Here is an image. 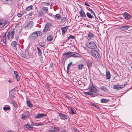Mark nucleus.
<instances>
[{
    "label": "nucleus",
    "mask_w": 132,
    "mask_h": 132,
    "mask_svg": "<svg viewBox=\"0 0 132 132\" xmlns=\"http://www.w3.org/2000/svg\"><path fill=\"white\" fill-rule=\"evenodd\" d=\"M63 57H62L61 59V63L64 65L65 61L67 59L71 57H81V55L79 54L76 52H67L66 53H64L62 55Z\"/></svg>",
    "instance_id": "nucleus-1"
},
{
    "label": "nucleus",
    "mask_w": 132,
    "mask_h": 132,
    "mask_svg": "<svg viewBox=\"0 0 132 132\" xmlns=\"http://www.w3.org/2000/svg\"><path fill=\"white\" fill-rule=\"evenodd\" d=\"M88 90L89 91L90 93L89 92H86L85 93V95L87 94L90 96L92 95H95V94L94 93H95L96 94V92H100V90L98 89H97L96 87L93 85V84H92V85L90 86L88 88Z\"/></svg>",
    "instance_id": "nucleus-2"
},
{
    "label": "nucleus",
    "mask_w": 132,
    "mask_h": 132,
    "mask_svg": "<svg viewBox=\"0 0 132 132\" xmlns=\"http://www.w3.org/2000/svg\"><path fill=\"white\" fill-rule=\"evenodd\" d=\"M43 34L42 32L40 31H36L31 33L28 37L29 40H33L35 39L38 37L39 36Z\"/></svg>",
    "instance_id": "nucleus-3"
},
{
    "label": "nucleus",
    "mask_w": 132,
    "mask_h": 132,
    "mask_svg": "<svg viewBox=\"0 0 132 132\" xmlns=\"http://www.w3.org/2000/svg\"><path fill=\"white\" fill-rule=\"evenodd\" d=\"M90 53L91 56L96 59H101V57L99 52L96 50H92L90 51Z\"/></svg>",
    "instance_id": "nucleus-4"
},
{
    "label": "nucleus",
    "mask_w": 132,
    "mask_h": 132,
    "mask_svg": "<svg viewBox=\"0 0 132 132\" xmlns=\"http://www.w3.org/2000/svg\"><path fill=\"white\" fill-rule=\"evenodd\" d=\"M86 45L90 49H94L97 48L96 44L93 41L87 42Z\"/></svg>",
    "instance_id": "nucleus-5"
},
{
    "label": "nucleus",
    "mask_w": 132,
    "mask_h": 132,
    "mask_svg": "<svg viewBox=\"0 0 132 132\" xmlns=\"http://www.w3.org/2000/svg\"><path fill=\"white\" fill-rule=\"evenodd\" d=\"M2 3L4 4H5L9 6H11L13 4L12 0H0Z\"/></svg>",
    "instance_id": "nucleus-6"
},
{
    "label": "nucleus",
    "mask_w": 132,
    "mask_h": 132,
    "mask_svg": "<svg viewBox=\"0 0 132 132\" xmlns=\"http://www.w3.org/2000/svg\"><path fill=\"white\" fill-rule=\"evenodd\" d=\"M52 26V24L50 23L47 22L43 30V32L46 33L47 31L50 30V27Z\"/></svg>",
    "instance_id": "nucleus-7"
},
{
    "label": "nucleus",
    "mask_w": 132,
    "mask_h": 132,
    "mask_svg": "<svg viewBox=\"0 0 132 132\" xmlns=\"http://www.w3.org/2000/svg\"><path fill=\"white\" fill-rule=\"evenodd\" d=\"M60 118L61 119H67L69 118V116L67 115H66L64 114H62L58 113Z\"/></svg>",
    "instance_id": "nucleus-8"
},
{
    "label": "nucleus",
    "mask_w": 132,
    "mask_h": 132,
    "mask_svg": "<svg viewBox=\"0 0 132 132\" xmlns=\"http://www.w3.org/2000/svg\"><path fill=\"white\" fill-rule=\"evenodd\" d=\"M34 22L33 21H31L27 23V25H26L25 27L27 29H29L33 26Z\"/></svg>",
    "instance_id": "nucleus-9"
},
{
    "label": "nucleus",
    "mask_w": 132,
    "mask_h": 132,
    "mask_svg": "<svg viewBox=\"0 0 132 132\" xmlns=\"http://www.w3.org/2000/svg\"><path fill=\"white\" fill-rule=\"evenodd\" d=\"M79 13L80 14V16L82 18H86V15L85 13L83 10L82 9H81V10L80 11Z\"/></svg>",
    "instance_id": "nucleus-10"
},
{
    "label": "nucleus",
    "mask_w": 132,
    "mask_h": 132,
    "mask_svg": "<svg viewBox=\"0 0 132 132\" xmlns=\"http://www.w3.org/2000/svg\"><path fill=\"white\" fill-rule=\"evenodd\" d=\"M47 116L46 114H45L44 113H38L36 114V116H35V118L39 119L43 117L44 116Z\"/></svg>",
    "instance_id": "nucleus-11"
},
{
    "label": "nucleus",
    "mask_w": 132,
    "mask_h": 132,
    "mask_svg": "<svg viewBox=\"0 0 132 132\" xmlns=\"http://www.w3.org/2000/svg\"><path fill=\"white\" fill-rule=\"evenodd\" d=\"M123 16L124 18L127 20H129L131 17L130 15L126 12H125L123 13Z\"/></svg>",
    "instance_id": "nucleus-12"
},
{
    "label": "nucleus",
    "mask_w": 132,
    "mask_h": 132,
    "mask_svg": "<svg viewBox=\"0 0 132 132\" xmlns=\"http://www.w3.org/2000/svg\"><path fill=\"white\" fill-rule=\"evenodd\" d=\"M86 63L87 67L89 69L92 67V62L90 60L88 59L86 62Z\"/></svg>",
    "instance_id": "nucleus-13"
},
{
    "label": "nucleus",
    "mask_w": 132,
    "mask_h": 132,
    "mask_svg": "<svg viewBox=\"0 0 132 132\" xmlns=\"http://www.w3.org/2000/svg\"><path fill=\"white\" fill-rule=\"evenodd\" d=\"M129 28V26L127 25L126 26H122L120 27V30L122 31L127 30Z\"/></svg>",
    "instance_id": "nucleus-14"
},
{
    "label": "nucleus",
    "mask_w": 132,
    "mask_h": 132,
    "mask_svg": "<svg viewBox=\"0 0 132 132\" xmlns=\"http://www.w3.org/2000/svg\"><path fill=\"white\" fill-rule=\"evenodd\" d=\"M30 126H31L30 125H29L28 124H27L26 125H24L23 126V127L25 129L28 130H30L33 129V127Z\"/></svg>",
    "instance_id": "nucleus-15"
},
{
    "label": "nucleus",
    "mask_w": 132,
    "mask_h": 132,
    "mask_svg": "<svg viewBox=\"0 0 132 132\" xmlns=\"http://www.w3.org/2000/svg\"><path fill=\"white\" fill-rule=\"evenodd\" d=\"M5 21L0 19V28L4 27L5 25Z\"/></svg>",
    "instance_id": "nucleus-16"
},
{
    "label": "nucleus",
    "mask_w": 132,
    "mask_h": 132,
    "mask_svg": "<svg viewBox=\"0 0 132 132\" xmlns=\"http://www.w3.org/2000/svg\"><path fill=\"white\" fill-rule=\"evenodd\" d=\"M69 26H69L67 27H64L61 28V29L62 31V34L63 35L65 33V32L67 31V29L66 28L67 27H69Z\"/></svg>",
    "instance_id": "nucleus-17"
},
{
    "label": "nucleus",
    "mask_w": 132,
    "mask_h": 132,
    "mask_svg": "<svg viewBox=\"0 0 132 132\" xmlns=\"http://www.w3.org/2000/svg\"><path fill=\"white\" fill-rule=\"evenodd\" d=\"M27 52L28 55L31 58H33L34 57V55L31 52L29 49L27 50Z\"/></svg>",
    "instance_id": "nucleus-18"
},
{
    "label": "nucleus",
    "mask_w": 132,
    "mask_h": 132,
    "mask_svg": "<svg viewBox=\"0 0 132 132\" xmlns=\"http://www.w3.org/2000/svg\"><path fill=\"white\" fill-rule=\"evenodd\" d=\"M14 74L15 75V76H16V79H17V81H19L20 80V77L18 75V73L16 71H14Z\"/></svg>",
    "instance_id": "nucleus-19"
},
{
    "label": "nucleus",
    "mask_w": 132,
    "mask_h": 132,
    "mask_svg": "<svg viewBox=\"0 0 132 132\" xmlns=\"http://www.w3.org/2000/svg\"><path fill=\"white\" fill-rule=\"evenodd\" d=\"M45 13V12L43 11L42 10H41L40 11H39L38 14V17H40L42 16H43L44 15V14Z\"/></svg>",
    "instance_id": "nucleus-20"
},
{
    "label": "nucleus",
    "mask_w": 132,
    "mask_h": 132,
    "mask_svg": "<svg viewBox=\"0 0 132 132\" xmlns=\"http://www.w3.org/2000/svg\"><path fill=\"white\" fill-rule=\"evenodd\" d=\"M25 52L26 53V54L24 53L22 51L20 52V54L21 56L24 58H26L27 57V56L26 55V52H27L26 50H25Z\"/></svg>",
    "instance_id": "nucleus-21"
},
{
    "label": "nucleus",
    "mask_w": 132,
    "mask_h": 132,
    "mask_svg": "<svg viewBox=\"0 0 132 132\" xmlns=\"http://www.w3.org/2000/svg\"><path fill=\"white\" fill-rule=\"evenodd\" d=\"M38 50V54L39 56H41L42 55V52L40 48L39 47H37Z\"/></svg>",
    "instance_id": "nucleus-22"
},
{
    "label": "nucleus",
    "mask_w": 132,
    "mask_h": 132,
    "mask_svg": "<svg viewBox=\"0 0 132 132\" xmlns=\"http://www.w3.org/2000/svg\"><path fill=\"white\" fill-rule=\"evenodd\" d=\"M106 79H109L110 78V74L109 71H106Z\"/></svg>",
    "instance_id": "nucleus-23"
},
{
    "label": "nucleus",
    "mask_w": 132,
    "mask_h": 132,
    "mask_svg": "<svg viewBox=\"0 0 132 132\" xmlns=\"http://www.w3.org/2000/svg\"><path fill=\"white\" fill-rule=\"evenodd\" d=\"M86 16H87L90 19H92L94 18V16L92 15L89 12H87L86 13Z\"/></svg>",
    "instance_id": "nucleus-24"
},
{
    "label": "nucleus",
    "mask_w": 132,
    "mask_h": 132,
    "mask_svg": "<svg viewBox=\"0 0 132 132\" xmlns=\"http://www.w3.org/2000/svg\"><path fill=\"white\" fill-rule=\"evenodd\" d=\"M95 35L92 33L89 32L88 37L89 39H91L94 37Z\"/></svg>",
    "instance_id": "nucleus-25"
},
{
    "label": "nucleus",
    "mask_w": 132,
    "mask_h": 132,
    "mask_svg": "<svg viewBox=\"0 0 132 132\" xmlns=\"http://www.w3.org/2000/svg\"><path fill=\"white\" fill-rule=\"evenodd\" d=\"M27 118H29V116H28V115H24L23 114H22L21 115V119L23 120L26 119Z\"/></svg>",
    "instance_id": "nucleus-26"
},
{
    "label": "nucleus",
    "mask_w": 132,
    "mask_h": 132,
    "mask_svg": "<svg viewBox=\"0 0 132 132\" xmlns=\"http://www.w3.org/2000/svg\"><path fill=\"white\" fill-rule=\"evenodd\" d=\"M17 45V43L16 41H13L11 44V45L13 47H14V48L15 49H16L17 48L16 47V45Z\"/></svg>",
    "instance_id": "nucleus-27"
},
{
    "label": "nucleus",
    "mask_w": 132,
    "mask_h": 132,
    "mask_svg": "<svg viewBox=\"0 0 132 132\" xmlns=\"http://www.w3.org/2000/svg\"><path fill=\"white\" fill-rule=\"evenodd\" d=\"M53 36L50 35L48 36L47 38V40L48 41H51L53 39Z\"/></svg>",
    "instance_id": "nucleus-28"
},
{
    "label": "nucleus",
    "mask_w": 132,
    "mask_h": 132,
    "mask_svg": "<svg viewBox=\"0 0 132 132\" xmlns=\"http://www.w3.org/2000/svg\"><path fill=\"white\" fill-rule=\"evenodd\" d=\"M87 9H88V10H89V11L92 14H93L95 17H96V15L95 12L93 11L91 9L89 8L88 7H86V8Z\"/></svg>",
    "instance_id": "nucleus-29"
},
{
    "label": "nucleus",
    "mask_w": 132,
    "mask_h": 132,
    "mask_svg": "<svg viewBox=\"0 0 132 132\" xmlns=\"http://www.w3.org/2000/svg\"><path fill=\"white\" fill-rule=\"evenodd\" d=\"M101 89L103 91L106 92L108 90L106 87L104 86H102L101 87Z\"/></svg>",
    "instance_id": "nucleus-30"
},
{
    "label": "nucleus",
    "mask_w": 132,
    "mask_h": 132,
    "mask_svg": "<svg viewBox=\"0 0 132 132\" xmlns=\"http://www.w3.org/2000/svg\"><path fill=\"white\" fill-rule=\"evenodd\" d=\"M33 9V7L32 6V5H31L27 7L26 8V10L27 11H29Z\"/></svg>",
    "instance_id": "nucleus-31"
},
{
    "label": "nucleus",
    "mask_w": 132,
    "mask_h": 132,
    "mask_svg": "<svg viewBox=\"0 0 132 132\" xmlns=\"http://www.w3.org/2000/svg\"><path fill=\"white\" fill-rule=\"evenodd\" d=\"M109 101V100L103 98L101 100V102L102 103H106Z\"/></svg>",
    "instance_id": "nucleus-32"
},
{
    "label": "nucleus",
    "mask_w": 132,
    "mask_h": 132,
    "mask_svg": "<svg viewBox=\"0 0 132 132\" xmlns=\"http://www.w3.org/2000/svg\"><path fill=\"white\" fill-rule=\"evenodd\" d=\"M27 103L28 106L30 107H33L32 104L29 100L27 101Z\"/></svg>",
    "instance_id": "nucleus-33"
},
{
    "label": "nucleus",
    "mask_w": 132,
    "mask_h": 132,
    "mask_svg": "<svg viewBox=\"0 0 132 132\" xmlns=\"http://www.w3.org/2000/svg\"><path fill=\"white\" fill-rule=\"evenodd\" d=\"M117 74L118 76L119 77H122L123 76V75L122 73H121V72L119 71L118 73H117Z\"/></svg>",
    "instance_id": "nucleus-34"
},
{
    "label": "nucleus",
    "mask_w": 132,
    "mask_h": 132,
    "mask_svg": "<svg viewBox=\"0 0 132 132\" xmlns=\"http://www.w3.org/2000/svg\"><path fill=\"white\" fill-rule=\"evenodd\" d=\"M113 87V88L115 89H118V90L120 89V88L119 87V84H117L116 85H114Z\"/></svg>",
    "instance_id": "nucleus-35"
},
{
    "label": "nucleus",
    "mask_w": 132,
    "mask_h": 132,
    "mask_svg": "<svg viewBox=\"0 0 132 132\" xmlns=\"http://www.w3.org/2000/svg\"><path fill=\"white\" fill-rule=\"evenodd\" d=\"M75 38V37L71 35L70 36H69L67 39V41H68L70 39H74Z\"/></svg>",
    "instance_id": "nucleus-36"
},
{
    "label": "nucleus",
    "mask_w": 132,
    "mask_h": 132,
    "mask_svg": "<svg viewBox=\"0 0 132 132\" xmlns=\"http://www.w3.org/2000/svg\"><path fill=\"white\" fill-rule=\"evenodd\" d=\"M33 12H31L30 13L28 14V15L30 16H32V15H33L34 18L35 17L36 15L35 14H33ZM32 16L30 17V18H32Z\"/></svg>",
    "instance_id": "nucleus-37"
},
{
    "label": "nucleus",
    "mask_w": 132,
    "mask_h": 132,
    "mask_svg": "<svg viewBox=\"0 0 132 132\" xmlns=\"http://www.w3.org/2000/svg\"><path fill=\"white\" fill-rule=\"evenodd\" d=\"M66 18L65 17H63L62 18L60 21V22L62 23H64L66 20Z\"/></svg>",
    "instance_id": "nucleus-38"
},
{
    "label": "nucleus",
    "mask_w": 132,
    "mask_h": 132,
    "mask_svg": "<svg viewBox=\"0 0 132 132\" xmlns=\"http://www.w3.org/2000/svg\"><path fill=\"white\" fill-rule=\"evenodd\" d=\"M70 109L71 111L72 114H76V111L75 109L73 108H71Z\"/></svg>",
    "instance_id": "nucleus-39"
},
{
    "label": "nucleus",
    "mask_w": 132,
    "mask_h": 132,
    "mask_svg": "<svg viewBox=\"0 0 132 132\" xmlns=\"http://www.w3.org/2000/svg\"><path fill=\"white\" fill-rule=\"evenodd\" d=\"M41 10H42V11H45L46 12L48 11V8L47 7H44L42 8Z\"/></svg>",
    "instance_id": "nucleus-40"
},
{
    "label": "nucleus",
    "mask_w": 132,
    "mask_h": 132,
    "mask_svg": "<svg viewBox=\"0 0 132 132\" xmlns=\"http://www.w3.org/2000/svg\"><path fill=\"white\" fill-rule=\"evenodd\" d=\"M12 103L13 105L14 106L15 108H16L17 107V103L16 101H13L12 102Z\"/></svg>",
    "instance_id": "nucleus-41"
},
{
    "label": "nucleus",
    "mask_w": 132,
    "mask_h": 132,
    "mask_svg": "<svg viewBox=\"0 0 132 132\" xmlns=\"http://www.w3.org/2000/svg\"><path fill=\"white\" fill-rule=\"evenodd\" d=\"M84 66V65L82 64L81 63L80 64L78 65V69L79 70L82 69Z\"/></svg>",
    "instance_id": "nucleus-42"
},
{
    "label": "nucleus",
    "mask_w": 132,
    "mask_h": 132,
    "mask_svg": "<svg viewBox=\"0 0 132 132\" xmlns=\"http://www.w3.org/2000/svg\"><path fill=\"white\" fill-rule=\"evenodd\" d=\"M2 41L4 43V44L6 45V37H5L4 36H3V39H2Z\"/></svg>",
    "instance_id": "nucleus-43"
},
{
    "label": "nucleus",
    "mask_w": 132,
    "mask_h": 132,
    "mask_svg": "<svg viewBox=\"0 0 132 132\" xmlns=\"http://www.w3.org/2000/svg\"><path fill=\"white\" fill-rule=\"evenodd\" d=\"M3 109L5 111L8 110H10V107L9 106L7 107H4Z\"/></svg>",
    "instance_id": "nucleus-44"
},
{
    "label": "nucleus",
    "mask_w": 132,
    "mask_h": 132,
    "mask_svg": "<svg viewBox=\"0 0 132 132\" xmlns=\"http://www.w3.org/2000/svg\"><path fill=\"white\" fill-rule=\"evenodd\" d=\"M54 131L56 132H58L60 129V128L59 127H54Z\"/></svg>",
    "instance_id": "nucleus-45"
},
{
    "label": "nucleus",
    "mask_w": 132,
    "mask_h": 132,
    "mask_svg": "<svg viewBox=\"0 0 132 132\" xmlns=\"http://www.w3.org/2000/svg\"><path fill=\"white\" fill-rule=\"evenodd\" d=\"M54 16V15H53ZM55 17H56L57 19H59L61 18V16L60 14H57L55 15Z\"/></svg>",
    "instance_id": "nucleus-46"
},
{
    "label": "nucleus",
    "mask_w": 132,
    "mask_h": 132,
    "mask_svg": "<svg viewBox=\"0 0 132 132\" xmlns=\"http://www.w3.org/2000/svg\"><path fill=\"white\" fill-rule=\"evenodd\" d=\"M72 62H71L70 63H69L68 64V65L67 68V72L68 73V71L69 70V67H70V65H71L72 64Z\"/></svg>",
    "instance_id": "nucleus-47"
},
{
    "label": "nucleus",
    "mask_w": 132,
    "mask_h": 132,
    "mask_svg": "<svg viewBox=\"0 0 132 132\" xmlns=\"http://www.w3.org/2000/svg\"><path fill=\"white\" fill-rule=\"evenodd\" d=\"M11 35V32L10 31H9L7 32V37L8 39H10Z\"/></svg>",
    "instance_id": "nucleus-48"
},
{
    "label": "nucleus",
    "mask_w": 132,
    "mask_h": 132,
    "mask_svg": "<svg viewBox=\"0 0 132 132\" xmlns=\"http://www.w3.org/2000/svg\"><path fill=\"white\" fill-rule=\"evenodd\" d=\"M54 65L55 64L53 62H51L50 65V67H51V68H53L54 67L55 65Z\"/></svg>",
    "instance_id": "nucleus-49"
},
{
    "label": "nucleus",
    "mask_w": 132,
    "mask_h": 132,
    "mask_svg": "<svg viewBox=\"0 0 132 132\" xmlns=\"http://www.w3.org/2000/svg\"><path fill=\"white\" fill-rule=\"evenodd\" d=\"M39 44L41 46L44 47L45 46V44L42 42H40L39 43Z\"/></svg>",
    "instance_id": "nucleus-50"
},
{
    "label": "nucleus",
    "mask_w": 132,
    "mask_h": 132,
    "mask_svg": "<svg viewBox=\"0 0 132 132\" xmlns=\"http://www.w3.org/2000/svg\"><path fill=\"white\" fill-rule=\"evenodd\" d=\"M43 125V124H42V123H35L34 124V125L37 126H42Z\"/></svg>",
    "instance_id": "nucleus-51"
},
{
    "label": "nucleus",
    "mask_w": 132,
    "mask_h": 132,
    "mask_svg": "<svg viewBox=\"0 0 132 132\" xmlns=\"http://www.w3.org/2000/svg\"><path fill=\"white\" fill-rule=\"evenodd\" d=\"M53 127H54L49 129V130L50 132H51L54 131V130Z\"/></svg>",
    "instance_id": "nucleus-52"
},
{
    "label": "nucleus",
    "mask_w": 132,
    "mask_h": 132,
    "mask_svg": "<svg viewBox=\"0 0 132 132\" xmlns=\"http://www.w3.org/2000/svg\"><path fill=\"white\" fill-rule=\"evenodd\" d=\"M14 29H13L12 30H11V35L14 36L15 34V31L14 30Z\"/></svg>",
    "instance_id": "nucleus-53"
},
{
    "label": "nucleus",
    "mask_w": 132,
    "mask_h": 132,
    "mask_svg": "<svg viewBox=\"0 0 132 132\" xmlns=\"http://www.w3.org/2000/svg\"><path fill=\"white\" fill-rule=\"evenodd\" d=\"M43 3H44V5L45 6H48L50 5V3H49L44 2Z\"/></svg>",
    "instance_id": "nucleus-54"
},
{
    "label": "nucleus",
    "mask_w": 132,
    "mask_h": 132,
    "mask_svg": "<svg viewBox=\"0 0 132 132\" xmlns=\"http://www.w3.org/2000/svg\"><path fill=\"white\" fill-rule=\"evenodd\" d=\"M73 129L76 132H79V130L75 127H73Z\"/></svg>",
    "instance_id": "nucleus-55"
},
{
    "label": "nucleus",
    "mask_w": 132,
    "mask_h": 132,
    "mask_svg": "<svg viewBox=\"0 0 132 132\" xmlns=\"http://www.w3.org/2000/svg\"><path fill=\"white\" fill-rule=\"evenodd\" d=\"M119 87L120 88V89H121L122 88H124V85H123V84L120 85H119Z\"/></svg>",
    "instance_id": "nucleus-56"
},
{
    "label": "nucleus",
    "mask_w": 132,
    "mask_h": 132,
    "mask_svg": "<svg viewBox=\"0 0 132 132\" xmlns=\"http://www.w3.org/2000/svg\"><path fill=\"white\" fill-rule=\"evenodd\" d=\"M22 15L23 14H21V13H18V14L17 15L19 17H20L22 16Z\"/></svg>",
    "instance_id": "nucleus-57"
},
{
    "label": "nucleus",
    "mask_w": 132,
    "mask_h": 132,
    "mask_svg": "<svg viewBox=\"0 0 132 132\" xmlns=\"http://www.w3.org/2000/svg\"><path fill=\"white\" fill-rule=\"evenodd\" d=\"M94 107H95L96 108H97V109H100V108L99 106H98V105H97L96 104L95 105Z\"/></svg>",
    "instance_id": "nucleus-58"
},
{
    "label": "nucleus",
    "mask_w": 132,
    "mask_h": 132,
    "mask_svg": "<svg viewBox=\"0 0 132 132\" xmlns=\"http://www.w3.org/2000/svg\"><path fill=\"white\" fill-rule=\"evenodd\" d=\"M15 39L16 40L18 41L19 39V36H15Z\"/></svg>",
    "instance_id": "nucleus-59"
},
{
    "label": "nucleus",
    "mask_w": 132,
    "mask_h": 132,
    "mask_svg": "<svg viewBox=\"0 0 132 132\" xmlns=\"http://www.w3.org/2000/svg\"><path fill=\"white\" fill-rule=\"evenodd\" d=\"M90 105H91V106H95V105H96V104H95V103H90Z\"/></svg>",
    "instance_id": "nucleus-60"
},
{
    "label": "nucleus",
    "mask_w": 132,
    "mask_h": 132,
    "mask_svg": "<svg viewBox=\"0 0 132 132\" xmlns=\"http://www.w3.org/2000/svg\"><path fill=\"white\" fill-rule=\"evenodd\" d=\"M17 88H18L17 87H16L14 88H13L12 90H14V91H15L17 89Z\"/></svg>",
    "instance_id": "nucleus-61"
},
{
    "label": "nucleus",
    "mask_w": 132,
    "mask_h": 132,
    "mask_svg": "<svg viewBox=\"0 0 132 132\" xmlns=\"http://www.w3.org/2000/svg\"><path fill=\"white\" fill-rule=\"evenodd\" d=\"M85 5L86 6H88L89 7H90V6L89 4H88V3H86V2L85 3Z\"/></svg>",
    "instance_id": "nucleus-62"
},
{
    "label": "nucleus",
    "mask_w": 132,
    "mask_h": 132,
    "mask_svg": "<svg viewBox=\"0 0 132 132\" xmlns=\"http://www.w3.org/2000/svg\"><path fill=\"white\" fill-rule=\"evenodd\" d=\"M86 27L88 28H90L91 27V26L90 25H87L86 26Z\"/></svg>",
    "instance_id": "nucleus-63"
},
{
    "label": "nucleus",
    "mask_w": 132,
    "mask_h": 132,
    "mask_svg": "<svg viewBox=\"0 0 132 132\" xmlns=\"http://www.w3.org/2000/svg\"><path fill=\"white\" fill-rule=\"evenodd\" d=\"M61 132H68V131L66 130H62Z\"/></svg>",
    "instance_id": "nucleus-64"
}]
</instances>
